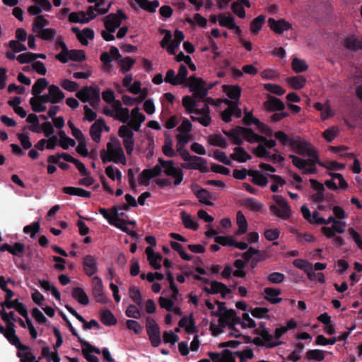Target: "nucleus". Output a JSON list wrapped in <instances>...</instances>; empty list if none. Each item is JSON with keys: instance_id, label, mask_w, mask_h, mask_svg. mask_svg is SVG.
<instances>
[{"instance_id": "f257e3e1", "label": "nucleus", "mask_w": 362, "mask_h": 362, "mask_svg": "<svg viewBox=\"0 0 362 362\" xmlns=\"http://www.w3.org/2000/svg\"><path fill=\"white\" fill-rule=\"evenodd\" d=\"M293 149L300 156L307 157L302 158L298 156L290 154L289 158L293 165L302 170L304 174H315L317 168L315 164L317 161V153L314 146L310 143L300 138H296L291 146Z\"/></svg>"}, {"instance_id": "f03ea898", "label": "nucleus", "mask_w": 362, "mask_h": 362, "mask_svg": "<svg viewBox=\"0 0 362 362\" xmlns=\"http://www.w3.org/2000/svg\"><path fill=\"white\" fill-rule=\"evenodd\" d=\"M146 120L145 115L139 107H135L129 112L128 125H122L118 129V135L122 139L127 154L131 156L134 149V132H138Z\"/></svg>"}, {"instance_id": "7ed1b4c3", "label": "nucleus", "mask_w": 362, "mask_h": 362, "mask_svg": "<svg viewBox=\"0 0 362 362\" xmlns=\"http://www.w3.org/2000/svg\"><path fill=\"white\" fill-rule=\"evenodd\" d=\"M158 171L159 177L156 180V183L161 187H174L179 186L184 180V172L182 167L177 166L172 160H165L162 158L158 160Z\"/></svg>"}, {"instance_id": "20e7f679", "label": "nucleus", "mask_w": 362, "mask_h": 362, "mask_svg": "<svg viewBox=\"0 0 362 362\" xmlns=\"http://www.w3.org/2000/svg\"><path fill=\"white\" fill-rule=\"evenodd\" d=\"M310 223H315L317 225H327L332 223V226H323L321 228L322 233L327 238H331L335 236V233L339 234L344 233L346 231V223L344 221L337 220L334 216H329L328 218H324L320 216L317 211H314L312 213L311 218L309 221Z\"/></svg>"}, {"instance_id": "39448f33", "label": "nucleus", "mask_w": 362, "mask_h": 362, "mask_svg": "<svg viewBox=\"0 0 362 362\" xmlns=\"http://www.w3.org/2000/svg\"><path fill=\"white\" fill-rule=\"evenodd\" d=\"M185 35L182 31L176 30L173 36L170 30H166L165 35L160 41V46L165 48L168 53L175 56V61L177 62H189L191 58L189 55H185L182 52L176 54L175 50L180 47L181 42L184 40Z\"/></svg>"}, {"instance_id": "423d86ee", "label": "nucleus", "mask_w": 362, "mask_h": 362, "mask_svg": "<svg viewBox=\"0 0 362 362\" xmlns=\"http://www.w3.org/2000/svg\"><path fill=\"white\" fill-rule=\"evenodd\" d=\"M100 158L103 163L112 162L115 164L125 165L127 163L125 153L118 139L111 136L107 143L106 149L100 152Z\"/></svg>"}, {"instance_id": "0eeeda50", "label": "nucleus", "mask_w": 362, "mask_h": 362, "mask_svg": "<svg viewBox=\"0 0 362 362\" xmlns=\"http://www.w3.org/2000/svg\"><path fill=\"white\" fill-rule=\"evenodd\" d=\"M182 105L186 111L192 114L191 118L193 121L198 122L203 126H208L211 119L209 115V105L204 103L201 108L197 107V103L193 97L185 95L182 98Z\"/></svg>"}, {"instance_id": "6e6552de", "label": "nucleus", "mask_w": 362, "mask_h": 362, "mask_svg": "<svg viewBox=\"0 0 362 362\" xmlns=\"http://www.w3.org/2000/svg\"><path fill=\"white\" fill-rule=\"evenodd\" d=\"M210 330L213 335L218 336L222 332L225 333L228 337H234L237 339L228 340L226 342L221 343L220 347H231L237 348L239 345L245 343L247 344L250 341V337L243 336L240 330L235 329L234 326H229L228 327H221L220 325H216L211 324L210 325Z\"/></svg>"}, {"instance_id": "1a4fd4ad", "label": "nucleus", "mask_w": 362, "mask_h": 362, "mask_svg": "<svg viewBox=\"0 0 362 362\" xmlns=\"http://www.w3.org/2000/svg\"><path fill=\"white\" fill-rule=\"evenodd\" d=\"M206 311L211 315L216 317L220 326L223 327L233 320L236 315L234 310H228L224 303L218 300H206L205 301Z\"/></svg>"}, {"instance_id": "9d476101", "label": "nucleus", "mask_w": 362, "mask_h": 362, "mask_svg": "<svg viewBox=\"0 0 362 362\" xmlns=\"http://www.w3.org/2000/svg\"><path fill=\"white\" fill-rule=\"evenodd\" d=\"M127 18L125 13L120 9L115 13H111L103 18L105 30L102 32V36L106 41L115 40L114 33L117 28L120 26L122 21Z\"/></svg>"}, {"instance_id": "9b49d317", "label": "nucleus", "mask_w": 362, "mask_h": 362, "mask_svg": "<svg viewBox=\"0 0 362 362\" xmlns=\"http://www.w3.org/2000/svg\"><path fill=\"white\" fill-rule=\"evenodd\" d=\"M224 133L230 138L231 142L233 144L240 145L244 139L248 142L263 141L262 136L255 134L251 129L247 128L238 127L230 132H224Z\"/></svg>"}, {"instance_id": "f8f14e48", "label": "nucleus", "mask_w": 362, "mask_h": 362, "mask_svg": "<svg viewBox=\"0 0 362 362\" xmlns=\"http://www.w3.org/2000/svg\"><path fill=\"white\" fill-rule=\"evenodd\" d=\"M170 289L172 291V298L160 296L158 302L161 308L170 312L175 315L180 316L182 314V310L179 305L175 303V301L179 300V291L175 282L170 283Z\"/></svg>"}, {"instance_id": "ddd939ff", "label": "nucleus", "mask_w": 362, "mask_h": 362, "mask_svg": "<svg viewBox=\"0 0 362 362\" xmlns=\"http://www.w3.org/2000/svg\"><path fill=\"white\" fill-rule=\"evenodd\" d=\"M272 199L274 204L269 206V210L277 218L288 220L292 215L293 212L288 202L281 195H273Z\"/></svg>"}, {"instance_id": "4468645a", "label": "nucleus", "mask_w": 362, "mask_h": 362, "mask_svg": "<svg viewBox=\"0 0 362 362\" xmlns=\"http://www.w3.org/2000/svg\"><path fill=\"white\" fill-rule=\"evenodd\" d=\"M103 113L118 120L124 124L127 123L129 119V110L122 106V102L119 100L115 101L112 105H106L103 109Z\"/></svg>"}, {"instance_id": "2eb2a0df", "label": "nucleus", "mask_w": 362, "mask_h": 362, "mask_svg": "<svg viewBox=\"0 0 362 362\" xmlns=\"http://www.w3.org/2000/svg\"><path fill=\"white\" fill-rule=\"evenodd\" d=\"M197 279L203 281L202 288L208 294H221L223 298H226L230 293V290L223 284L216 281H209L202 277Z\"/></svg>"}, {"instance_id": "dca6fc26", "label": "nucleus", "mask_w": 362, "mask_h": 362, "mask_svg": "<svg viewBox=\"0 0 362 362\" xmlns=\"http://www.w3.org/2000/svg\"><path fill=\"white\" fill-rule=\"evenodd\" d=\"M146 329L151 346L158 347L160 345L162 340L160 327L151 317L146 318Z\"/></svg>"}, {"instance_id": "f3484780", "label": "nucleus", "mask_w": 362, "mask_h": 362, "mask_svg": "<svg viewBox=\"0 0 362 362\" xmlns=\"http://www.w3.org/2000/svg\"><path fill=\"white\" fill-rule=\"evenodd\" d=\"M253 122H257V127L262 134H264L269 136H274L280 143L284 146H292L295 139L289 137V136L287 135L285 132L279 131L273 134V131L267 125L258 122L257 119L254 118Z\"/></svg>"}, {"instance_id": "a211bd4d", "label": "nucleus", "mask_w": 362, "mask_h": 362, "mask_svg": "<svg viewBox=\"0 0 362 362\" xmlns=\"http://www.w3.org/2000/svg\"><path fill=\"white\" fill-rule=\"evenodd\" d=\"M187 77V69L185 65L180 66L178 73L176 74L173 69H169L165 74L164 81L173 86L182 85L186 83Z\"/></svg>"}, {"instance_id": "6ab92c4d", "label": "nucleus", "mask_w": 362, "mask_h": 362, "mask_svg": "<svg viewBox=\"0 0 362 362\" xmlns=\"http://www.w3.org/2000/svg\"><path fill=\"white\" fill-rule=\"evenodd\" d=\"M185 83L195 97L203 98L208 93L209 88L206 86L204 81L200 78L190 76L188 78H187Z\"/></svg>"}, {"instance_id": "aec40b11", "label": "nucleus", "mask_w": 362, "mask_h": 362, "mask_svg": "<svg viewBox=\"0 0 362 362\" xmlns=\"http://www.w3.org/2000/svg\"><path fill=\"white\" fill-rule=\"evenodd\" d=\"M97 16L93 6H89L86 11L71 12L69 14V21L73 23L85 24Z\"/></svg>"}, {"instance_id": "412c9836", "label": "nucleus", "mask_w": 362, "mask_h": 362, "mask_svg": "<svg viewBox=\"0 0 362 362\" xmlns=\"http://www.w3.org/2000/svg\"><path fill=\"white\" fill-rule=\"evenodd\" d=\"M100 91L96 87L86 86L76 93V97L83 103L89 102L91 105L96 104L99 100Z\"/></svg>"}, {"instance_id": "4be33fe9", "label": "nucleus", "mask_w": 362, "mask_h": 362, "mask_svg": "<svg viewBox=\"0 0 362 362\" xmlns=\"http://www.w3.org/2000/svg\"><path fill=\"white\" fill-rule=\"evenodd\" d=\"M222 90L228 98L223 100L227 105H238L241 95V88L238 85H223Z\"/></svg>"}, {"instance_id": "5701e85b", "label": "nucleus", "mask_w": 362, "mask_h": 362, "mask_svg": "<svg viewBox=\"0 0 362 362\" xmlns=\"http://www.w3.org/2000/svg\"><path fill=\"white\" fill-rule=\"evenodd\" d=\"M177 131V144L180 146H185L188 144L191 137L192 124L190 121L187 119H183Z\"/></svg>"}, {"instance_id": "b1692460", "label": "nucleus", "mask_w": 362, "mask_h": 362, "mask_svg": "<svg viewBox=\"0 0 362 362\" xmlns=\"http://www.w3.org/2000/svg\"><path fill=\"white\" fill-rule=\"evenodd\" d=\"M181 167L187 170H197L202 173L209 171L206 160L196 156H192L189 159L181 164Z\"/></svg>"}, {"instance_id": "393cba45", "label": "nucleus", "mask_w": 362, "mask_h": 362, "mask_svg": "<svg viewBox=\"0 0 362 362\" xmlns=\"http://www.w3.org/2000/svg\"><path fill=\"white\" fill-rule=\"evenodd\" d=\"M263 141H257L259 145L254 148L253 153L255 156L259 158L267 160L271 158V153L268 151L267 148H272L276 145V142L273 139H267L264 136Z\"/></svg>"}, {"instance_id": "a878e982", "label": "nucleus", "mask_w": 362, "mask_h": 362, "mask_svg": "<svg viewBox=\"0 0 362 362\" xmlns=\"http://www.w3.org/2000/svg\"><path fill=\"white\" fill-rule=\"evenodd\" d=\"M91 286L93 295L95 300L101 303H107V298L104 292L103 281L99 276H95L93 277L91 280Z\"/></svg>"}, {"instance_id": "bb28decb", "label": "nucleus", "mask_w": 362, "mask_h": 362, "mask_svg": "<svg viewBox=\"0 0 362 362\" xmlns=\"http://www.w3.org/2000/svg\"><path fill=\"white\" fill-rule=\"evenodd\" d=\"M268 25L272 31L279 35L292 29L291 23L284 18L276 20L270 18L268 19Z\"/></svg>"}, {"instance_id": "cd10ccee", "label": "nucleus", "mask_w": 362, "mask_h": 362, "mask_svg": "<svg viewBox=\"0 0 362 362\" xmlns=\"http://www.w3.org/2000/svg\"><path fill=\"white\" fill-rule=\"evenodd\" d=\"M84 272L88 276L95 275L98 270V257L93 255H86L83 260Z\"/></svg>"}, {"instance_id": "c85d7f7f", "label": "nucleus", "mask_w": 362, "mask_h": 362, "mask_svg": "<svg viewBox=\"0 0 362 362\" xmlns=\"http://www.w3.org/2000/svg\"><path fill=\"white\" fill-rule=\"evenodd\" d=\"M192 191L196 195L199 202L206 206H213L212 202L216 198L205 189L200 188L198 185H193L192 187Z\"/></svg>"}, {"instance_id": "c756f323", "label": "nucleus", "mask_w": 362, "mask_h": 362, "mask_svg": "<svg viewBox=\"0 0 362 362\" xmlns=\"http://www.w3.org/2000/svg\"><path fill=\"white\" fill-rule=\"evenodd\" d=\"M218 23L221 27H226L233 30L238 36L241 35L242 30L235 23V18L231 16H226L224 13L218 15Z\"/></svg>"}, {"instance_id": "7c9ffc66", "label": "nucleus", "mask_w": 362, "mask_h": 362, "mask_svg": "<svg viewBox=\"0 0 362 362\" xmlns=\"http://www.w3.org/2000/svg\"><path fill=\"white\" fill-rule=\"evenodd\" d=\"M210 362H235V358L233 353L228 349H224L220 352H209L208 354Z\"/></svg>"}, {"instance_id": "2f4dec72", "label": "nucleus", "mask_w": 362, "mask_h": 362, "mask_svg": "<svg viewBox=\"0 0 362 362\" xmlns=\"http://www.w3.org/2000/svg\"><path fill=\"white\" fill-rule=\"evenodd\" d=\"M48 92L44 94L45 100H48L52 104H56L62 101L65 95L61 89L55 85H50L48 86Z\"/></svg>"}, {"instance_id": "473e14b6", "label": "nucleus", "mask_w": 362, "mask_h": 362, "mask_svg": "<svg viewBox=\"0 0 362 362\" xmlns=\"http://www.w3.org/2000/svg\"><path fill=\"white\" fill-rule=\"evenodd\" d=\"M35 4L28 8L30 14L35 16L40 14L42 11H50L52 6L49 0H32Z\"/></svg>"}, {"instance_id": "72a5a7b5", "label": "nucleus", "mask_w": 362, "mask_h": 362, "mask_svg": "<svg viewBox=\"0 0 362 362\" xmlns=\"http://www.w3.org/2000/svg\"><path fill=\"white\" fill-rule=\"evenodd\" d=\"M104 129L107 131L109 130V128L102 119H98L91 125L90 129V135L95 142L99 143L100 141L101 134Z\"/></svg>"}, {"instance_id": "f704fd0d", "label": "nucleus", "mask_w": 362, "mask_h": 362, "mask_svg": "<svg viewBox=\"0 0 362 362\" xmlns=\"http://www.w3.org/2000/svg\"><path fill=\"white\" fill-rule=\"evenodd\" d=\"M179 327L183 328L188 334H196L197 331L192 314L183 316L179 322Z\"/></svg>"}, {"instance_id": "c9c22d12", "label": "nucleus", "mask_w": 362, "mask_h": 362, "mask_svg": "<svg viewBox=\"0 0 362 362\" xmlns=\"http://www.w3.org/2000/svg\"><path fill=\"white\" fill-rule=\"evenodd\" d=\"M159 175L157 164L151 169L143 170L138 176V182L141 185H148L151 178Z\"/></svg>"}, {"instance_id": "e433bc0d", "label": "nucleus", "mask_w": 362, "mask_h": 362, "mask_svg": "<svg viewBox=\"0 0 362 362\" xmlns=\"http://www.w3.org/2000/svg\"><path fill=\"white\" fill-rule=\"evenodd\" d=\"M78 339L81 345V351L83 356L87 360V361L98 362V357L95 356L93 352V346H92L88 341L81 337H79Z\"/></svg>"}, {"instance_id": "4c0bfd02", "label": "nucleus", "mask_w": 362, "mask_h": 362, "mask_svg": "<svg viewBox=\"0 0 362 362\" xmlns=\"http://www.w3.org/2000/svg\"><path fill=\"white\" fill-rule=\"evenodd\" d=\"M8 334L6 336L8 341L13 345L16 346L18 349L17 356L20 359V362H23V344L21 342L20 339L16 334L15 327L10 329Z\"/></svg>"}, {"instance_id": "58836bf2", "label": "nucleus", "mask_w": 362, "mask_h": 362, "mask_svg": "<svg viewBox=\"0 0 362 362\" xmlns=\"http://www.w3.org/2000/svg\"><path fill=\"white\" fill-rule=\"evenodd\" d=\"M0 316L6 325L16 327L14 322H18L19 325L23 327V320L21 317H16L14 311L7 313L6 310L1 309Z\"/></svg>"}, {"instance_id": "ea45409f", "label": "nucleus", "mask_w": 362, "mask_h": 362, "mask_svg": "<svg viewBox=\"0 0 362 362\" xmlns=\"http://www.w3.org/2000/svg\"><path fill=\"white\" fill-rule=\"evenodd\" d=\"M146 254L150 265L154 269H160V261L162 259V256L160 254L155 252L152 247H147L146 248Z\"/></svg>"}, {"instance_id": "a19ab883", "label": "nucleus", "mask_w": 362, "mask_h": 362, "mask_svg": "<svg viewBox=\"0 0 362 362\" xmlns=\"http://www.w3.org/2000/svg\"><path fill=\"white\" fill-rule=\"evenodd\" d=\"M127 90L138 96L139 101L144 100L148 95V90L146 88L141 87V83L139 81H135L128 88Z\"/></svg>"}, {"instance_id": "79ce46f5", "label": "nucleus", "mask_w": 362, "mask_h": 362, "mask_svg": "<svg viewBox=\"0 0 362 362\" xmlns=\"http://www.w3.org/2000/svg\"><path fill=\"white\" fill-rule=\"evenodd\" d=\"M263 107L267 112L282 110L284 109V103L277 98H271L264 103Z\"/></svg>"}, {"instance_id": "37998d69", "label": "nucleus", "mask_w": 362, "mask_h": 362, "mask_svg": "<svg viewBox=\"0 0 362 362\" xmlns=\"http://www.w3.org/2000/svg\"><path fill=\"white\" fill-rule=\"evenodd\" d=\"M264 298L272 304H277L281 301V290L274 288H264Z\"/></svg>"}, {"instance_id": "c03bdc74", "label": "nucleus", "mask_w": 362, "mask_h": 362, "mask_svg": "<svg viewBox=\"0 0 362 362\" xmlns=\"http://www.w3.org/2000/svg\"><path fill=\"white\" fill-rule=\"evenodd\" d=\"M49 101L44 98V95L41 96H33L30 100L33 110L38 112H43L46 110V104Z\"/></svg>"}, {"instance_id": "a18cd8bd", "label": "nucleus", "mask_w": 362, "mask_h": 362, "mask_svg": "<svg viewBox=\"0 0 362 362\" xmlns=\"http://www.w3.org/2000/svg\"><path fill=\"white\" fill-rule=\"evenodd\" d=\"M236 224L238 226V230L235 233L237 235H241L245 234L248 229V223L247 219L241 211H238L236 213Z\"/></svg>"}, {"instance_id": "49530a36", "label": "nucleus", "mask_w": 362, "mask_h": 362, "mask_svg": "<svg viewBox=\"0 0 362 362\" xmlns=\"http://www.w3.org/2000/svg\"><path fill=\"white\" fill-rule=\"evenodd\" d=\"M306 81V78L301 75L288 77L286 79L287 85L295 90L303 88L305 86Z\"/></svg>"}, {"instance_id": "de8ad7c7", "label": "nucleus", "mask_w": 362, "mask_h": 362, "mask_svg": "<svg viewBox=\"0 0 362 362\" xmlns=\"http://www.w3.org/2000/svg\"><path fill=\"white\" fill-rule=\"evenodd\" d=\"M16 37L17 40H11L8 46L12 52L18 53L23 51V28H19L16 30Z\"/></svg>"}, {"instance_id": "09e8293b", "label": "nucleus", "mask_w": 362, "mask_h": 362, "mask_svg": "<svg viewBox=\"0 0 362 362\" xmlns=\"http://www.w3.org/2000/svg\"><path fill=\"white\" fill-rule=\"evenodd\" d=\"M314 107L317 110L320 112V116L322 120H325L334 115L328 102L325 103H316Z\"/></svg>"}, {"instance_id": "8fccbe9b", "label": "nucleus", "mask_w": 362, "mask_h": 362, "mask_svg": "<svg viewBox=\"0 0 362 362\" xmlns=\"http://www.w3.org/2000/svg\"><path fill=\"white\" fill-rule=\"evenodd\" d=\"M58 138L57 136H52L51 138L42 139L35 147L39 150L43 151L47 149H54L57 145Z\"/></svg>"}, {"instance_id": "3c124183", "label": "nucleus", "mask_w": 362, "mask_h": 362, "mask_svg": "<svg viewBox=\"0 0 362 362\" xmlns=\"http://www.w3.org/2000/svg\"><path fill=\"white\" fill-rule=\"evenodd\" d=\"M180 217L182 222L186 228L193 230H197L199 228V223L197 221L193 218L190 214H187L185 211H182L180 213Z\"/></svg>"}, {"instance_id": "603ef678", "label": "nucleus", "mask_w": 362, "mask_h": 362, "mask_svg": "<svg viewBox=\"0 0 362 362\" xmlns=\"http://www.w3.org/2000/svg\"><path fill=\"white\" fill-rule=\"evenodd\" d=\"M105 175L112 181L120 183L122 178V173L117 167L110 165L105 169Z\"/></svg>"}, {"instance_id": "864d4df0", "label": "nucleus", "mask_w": 362, "mask_h": 362, "mask_svg": "<svg viewBox=\"0 0 362 362\" xmlns=\"http://www.w3.org/2000/svg\"><path fill=\"white\" fill-rule=\"evenodd\" d=\"M231 158L239 163H245L252 158L251 156L241 147H236L230 155Z\"/></svg>"}, {"instance_id": "5fc2aeb1", "label": "nucleus", "mask_w": 362, "mask_h": 362, "mask_svg": "<svg viewBox=\"0 0 362 362\" xmlns=\"http://www.w3.org/2000/svg\"><path fill=\"white\" fill-rule=\"evenodd\" d=\"M73 298L80 304L87 305L89 303V298L85 291L80 288H74L72 291Z\"/></svg>"}, {"instance_id": "6e6d98bb", "label": "nucleus", "mask_w": 362, "mask_h": 362, "mask_svg": "<svg viewBox=\"0 0 362 362\" xmlns=\"http://www.w3.org/2000/svg\"><path fill=\"white\" fill-rule=\"evenodd\" d=\"M39 285L40 288L44 290V291H50L52 295L57 300H61V294L58 289L52 284L49 281L47 280H40Z\"/></svg>"}, {"instance_id": "4d7b16f0", "label": "nucleus", "mask_w": 362, "mask_h": 362, "mask_svg": "<svg viewBox=\"0 0 362 362\" xmlns=\"http://www.w3.org/2000/svg\"><path fill=\"white\" fill-rule=\"evenodd\" d=\"M135 2L140 8L151 13L155 12L159 6V2L157 0L152 1L148 0H135Z\"/></svg>"}, {"instance_id": "13d9d810", "label": "nucleus", "mask_w": 362, "mask_h": 362, "mask_svg": "<svg viewBox=\"0 0 362 362\" xmlns=\"http://www.w3.org/2000/svg\"><path fill=\"white\" fill-rule=\"evenodd\" d=\"M62 190L64 193L67 194L78 196L81 197L88 198L91 195L90 192L85 190L80 187H65L63 188Z\"/></svg>"}, {"instance_id": "bf43d9fd", "label": "nucleus", "mask_w": 362, "mask_h": 362, "mask_svg": "<svg viewBox=\"0 0 362 362\" xmlns=\"http://www.w3.org/2000/svg\"><path fill=\"white\" fill-rule=\"evenodd\" d=\"M344 46L352 50L362 49V38L354 35L347 37L344 40Z\"/></svg>"}, {"instance_id": "052dcab7", "label": "nucleus", "mask_w": 362, "mask_h": 362, "mask_svg": "<svg viewBox=\"0 0 362 362\" xmlns=\"http://www.w3.org/2000/svg\"><path fill=\"white\" fill-rule=\"evenodd\" d=\"M325 358V351L321 349H310L305 354V359L308 361L320 362L323 361Z\"/></svg>"}, {"instance_id": "680f3d73", "label": "nucleus", "mask_w": 362, "mask_h": 362, "mask_svg": "<svg viewBox=\"0 0 362 362\" xmlns=\"http://www.w3.org/2000/svg\"><path fill=\"white\" fill-rule=\"evenodd\" d=\"M1 309H11L15 308L18 313L23 316V303L19 302L18 299L4 300L0 303Z\"/></svg>"}, {"instance_id": "e2e57ef3", "label": "nucleus", "mask_w": 362, "mask_h": 362, "mask_svg": "<svg viewBox=\"0 0 362 362\" xmlns=\"http://www.w3.org/2000/svg\"><path fill=\"white\" fill-rule=\"evenodd\" d=\"M49 21L47 20L43 16H37L33 23V32L37 34L42 30L45 29V27L49 25Z\"/></svg>"}, {"instance_id": "0e129e2a", "label": "nucleus", "mask_w": 362, "mask_h": 362, "mask_svg": "<svg viewBox=\"0 0 362 362\" xmlns=\"http://www.w3.org/2000/svg\"><path fill=\"white\" fill-rule=\"evenodd\" d=\"M48 82L46 78H39L33 86L32 92L33 96H41L40 93L47 87Z\"/></svg>"}, {"instance_id": "69168bd1", "label": "nucleus", "mask_w": 362, "mask_h": 362, "mask_svg": "<svg viewBox=\"0 0 362 362\" xmlns=\"http://www.w3.org/2000/svg\"><path fill=\"white\" fill-rule=\"evenodd\" d=\"M339 129L337 126H332L327 128L322 134L324 139L327 142L332 141L339 134Z\"/></svg>"}, {"instance_id": "338daca9", "label": "nucleus", "mask_w": 362, "mask_h": 362, "mask_svg": "<svg viewBox=\"0 0 362 362\" xmlns=\"http://www.w3.org/2000/svg\"><path fill=\"white\" fill-rule=\"evenodd\" d=\"M265 21V18L264 16L260 15L252 20L250 23V30L252 34H257V33L261 30L262 25H264Z\"/></svg>"}, {"instance_id": "774afa93", "label": "nucleus", "mask_w": 362, "mask_h": 362, "mask_svg": "<svg viewBox=\"0 0 362 362\" xmlns=\"http://www.w3.org/2000/svg\"><path fill=\"white\" fill-rule=\"evenodd\" d=\"M94 37V31L90 28H84L81 33H80L78 40L81 44L87 45L90 40H93Z\"/></svg>"}]
</instances>
